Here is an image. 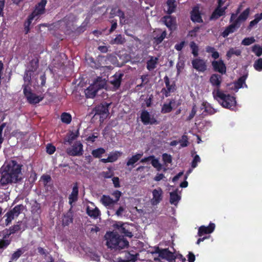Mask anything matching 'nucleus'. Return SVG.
Masks as SVG:
<instances>
[{"label": "nucleus", "mask_w": 262, "mask_h": 262, "mask_svg": "<svg viewBox=\"0 0 262 262\" xmlns=\"http://www.w3.org/2000/svg\"><path fill=\"white\" fill-rule=\"evenodd\" d=\"M21 167L15 161L8 162L0 174V184L5 185L20 181L21 179Z\"/></svg>", "instance_id": "obj_1"}, {"label": "nucleus", "mask_w": 262, "mask_h": 262, "mask_svg": "<svg viewBox=\"0 0 262 262\" xmlns=\"http://www.w3.org/2000/svg\"><path fill=\"white\" fill-rule=\"evenodd\" d=\"M106 245L111 249H123L127 248L128 242L115 232H107L105 235Z\"/></svg>", "instance_id": "obj_2"}, {"label": "nucleus", "mask_w": 262, "mask_h": 262, "mask_svg": "<svg viewBox=\"0 0 262 262\" xmlns=\"http://www.w3.org/2000/svg\"><path fill=\"white\" fill-rule=\"evenodd\" d=\"M213 95L219 103L224 107L233 110L236 104L235 97L229 94L225 93L219 89H215L213 92Z\"/></svg>", "instance_id": "obj_3"}, {"label": "nucleus", "mask_w": 262, "mask_h": 262, "mask_svg": "<svg viewBox=\"0 0 262 262\" xmlns=\"http://www.w3.org/2000/svg\"><path fill=\"white\" fill-rule=\"evenodd\" d=\"M106 85L105 79L98 77L94 83L90 85L85 90V94L87 98H93L99 90L103 89Z\"/></svg>", "instance_id": "obj_4"}, {"label": "nucleus", "mask_w": 262, "mask_h": 262, "mask_svg": "<svg viewBox=\"0 0 262 262\" xmlns=\"http://www.w3.org/2000/svg\"><path fill=\"white\" fill-rule=\"evenodd\" d=\"M46 4V0H42L36 7L32 14L29 16L28 20L25 24V31H26V34L29 31V26L31 25L32 20L36 16L42 14L45 12V7Z\"/></svg>", "instance_id": "obj_5"}, {"label": "nucleus", "mask_w": 262, "mask_h": 262, "mask_svg": "<svg viewBox=\"0 0 262 262\" xmlns=\"http://www.w3.org/2000/svg\"><path fill=\"white\" fill-rule=\"evenodd\" d=\"M191 63L193 68L199 72L203 73L207 70V61L200 57L193 59Z\"/></svg>", "instance_id": "obj_6"}, {"label": "nucleus", "mask_w": 262, "mask_h": 262, "mask_svg": "<svg viewBox=\"0 0 262 262\" xmlns=\"http://www.w3.org/2000/svg\"><path fill=\"white\" fill-rule=\"evenodd\" d=\"M30 64L32 66V69H30L26 70L24 76V84L23 88H24L25 85L27 86V88H30L29 85L30 83L31 80V76L34 71L36 70L38 67L37 62L36 60H32L30 62Z\"/></svg>", "instance_id": "obj_7"}, {"label": "nucleus", "mask_w": 262, "mask_h": 262, "mask_svg": "<svg viewBox=\"0 0 262 262\" xmlns=\"http://www.w3.org/2000/svg\"><path fill=\"white\" fill-rule=\"evenodd\" d=\"M23 92L28 101L30 103H37L43 99L42 97L37 96L36 94L32 93L30 88H27L26 85H25Z\"/></svg>", "instance_id": "obj_8"}, {"label": "nucleus", "mask_w": 262, "mask_h": 262, "mask_svg": "<svg viewBox=\"0 0 262 262\" xmlns=\"http://www.w3.org/2000/svg\"><path fill=\"white\" fill-rule=\"evenodd\" d=\"M239 11L240 8H238L235 14L232 13L231 14L230 21H235V22H237V24L240 26L241 23L245 21L248 18L250 13V9L247 8L239 15L238 17H237V15Z\"/></svg>", "instance_id": "obj_9"}, {"label": "nucleus", "mask_w": 262, "mask_h": 262, "mask_svg": "<svg viewBox=\"0 0 262 262\" xmlns=\"http://www.w3.org/2000/svg\"><path fill=\"white\" fill-rule=\"evenodd\" d=\"M67 153L72 156H79L83 154V145L80 142H76L67 149Z\"/></svg>", "instance_id": "obj_10"}, {"label": "nucleus", "mask_w": 262, "mask_h": 262, "mask_svg": "<svg viewBox=\"0 0 262 262\" xmlns=\"http://www.w3.org/2000/svg\"><path fill=\"white\" fill-rule=\"evenodd\" d=\"M163 197V192L160 187L154 189L152 191V198L150 200V203L152 205H157L162 200Z\"/></svg>", "instance_id": "obj_11"}, {"label": "nucleus", "mask_w": 262, "mask_h": 262, "mask_svg": "<svg viewBox=\"0 0 262 262\" xmlns=\"http://www.w3.org/2000/svg\"><path fill=\"white\" fill-rule=\"evenodd\" d=\"M142 122L145 125L154 124L157 123V120L154 116L149 114L147 111H143L141 114Z\"/></svg>", "instance_id": "obj_12"}, {"label": "nucleus", "mask_w": 262, "mask_h": 262, "mask_svg": "<svg viewBox=\"0 0 262 262\" xmlns=\"http://www.w3.org/2000/svg\"><path fill=\"white\" fill-rule=\"evenodd\" d=\"M159 256L162 258L166 259L169 262H174L176 256L173 253L166 249L159 250L158 251Z\"/></svg>", "instance_id": "obj_13"}, {"label": "nucleus", "mask_w": 262, "mask_h": 262, "mask_svg": "<svg viewBox=\"0 0 262 262\" xmlns=\"http://www.w3.org/2000/svg\"><path fill=\"white\" fill-rule=\"evenodd\" d=\"M86 212L90 216L94 219L97 218L100 214L99 209L93 203H91L87 206Z\"/></svg>", "instance_id": "obj_14"}, {"label": "nucleus", "mask_w": 262, "mask_h": 262, "mask_svg": "<svg viewBox=\"0 0 262 262\" xmlns=\"http://www.w3.org/2000/svg\"><path fill=\"white\" fill-rule=\"evenodd\" d=\"M123 75L121 73H116L110 78L109 82L113 85L114 89L117 90L120 86Z\"/></svg>", "instance_id": "obj_15"}, {"label": "nucleus", "mask_w": 262, "mask_h": 262, "mask_svg": "<svg viewBox=\"0 0 262 262\" xmlns=\"http://www.w3.org/2000/svg\"><path fill=\"white\" fill-rule=\"evenodd\" d=\"M78 188L77 184H75L72 188V191L69 196V203L71 205V208L73 207V204L78 200Z\"/></svg>", "instance_id": "obj_16"}, {"label": "nucleus", "mask_w": 262, "mask_h": 262, "mask_svg": "<svg viewBox=\"0 0 262 262\" xmlns=\"http://www.w3.org/2000/svg\"><path fill=\"white\" fill-rule=\"evenodd\" d=\"M117 226L119 231L123 233L126 236L132 237L133 236L128 224L119 223Z\"/></svg>", "instance_id": "obj_17"}, {"label": "nucleus", "mask_w": 262, "mask_h": 262, "mask_svg": "<svg viewBox=\"0 0 262 262\" xmlns=\"http://www.w3.org/2000/svg\"><path fill=\"white\" fill-rule=\"evenodd\" d=\"M212 65L214 70L221 74H225L226 72V67L224 62L222 60L213 61Z\"/></svg>", "instance_id": "obj_18"}, {"label": "nucleus", "mask_w": 262, "mask_h": 262, "mask_svg": "<svg viewBox=\"0 0 262 262\" xmlns=\"http://www.w3.org/2000/svg\"><path fill=\"white\" fill-rule=\"evenodd\" d=\"M215 228V224L210 223L208 226H202L198 231V235L201 236L204 234H209L212 233Z\"/></svg>", "instance_id": "obj_19"}, {"label": "nucleus", "mask_w": 262, "mask_h": 262, "mask_svg": "<svg viewBox=\"0 0 262 262\" xmlns=\"http://www.w3.org/2000/svg\"><path fill=\"white\" fill-rule=\"evenodd\" d=\"M181 192L178 189L170 192V203L176 206L181 200Z\"/></svg>", "instance_id": "obj_20"}, {"label": "nucleus", "mask_w": 262, "mask_h": 262, "mask_svg": "<svg viewBox=\"0 0 262 262\" xmlns=\"http://www.w3.org/2000/svg\"><path fill=\"white\" fill-rule=\"evenodd\" d=\"M101 203L107 208H111L115 204L116 201L113 200L110 196L103 195L101 199Z\"/></svg>", "instance_id": "obj_21"}, {"label": "nucleus", "mask_w": 262, "mask_h": 262, "mask_svg": "<svg viewBox=\"0 0 262 262\" xmlns=\"http://www.w3.org/2000/svg\"><path fill=\"white\" fill-rule=\"evenodd\" d=\"M231 22L232 24L227 27L222 33V35L224 37L228 36L229 34L234 32L236 29L239 27V26L237 24V22H235V21Z\"/></svg>", "instance_id": "obj_22"}, {"label": "nucleus", "mask_w": 262, "mask_h": 262, "mask_svg": "<svg viewBox=\"0 0 262 262\" xmlns=\"http://www.w3.org/2000/svg\"><path fill=\"white\" fill-rule=\"evenodd\" d=\"M146 62V68L148 70L152 71L157 67L159 59L158 57L151 56H149Z\"/></svg>", "instance_id": "obj_23"}, {"label": "nucleus", "mask_w": 262, "mask_h": 262, "mask_svg": "<svg viewBox=\"0 0 262 262\" xmlns=\"http://www.w3.org/2000/svg\"><path fill=\"white\" fill-rule=\"evenodd\" d=\"M165 25L171 30L175 28L176 20L171 16H166L163 18Z\"/></svg>", "instance_id": "obj_24"}, {"label": "nucleus", "mask_w": 262, "mask_h": 262, "mask_svg": "<svg viewBox=\"0 0 262 262\" xmlns=\"http://www.w3.org/2000/svg\"><path fill=\"white\" fill-rule=\"evenodd\" d=\"M210 82L212 85L217 88L216 89H219L222 82V76L216 74H212L210 78Z\"/></svg>", "instance_id": "obj_25"}, {"label": "nucleus", "mask_w": 262, "mask_h": 262, "mask_svg": "<svg viewBox=\"0 0 262 262\" xmlns=\"http://www.w3.org/2000/svg\"><path fill=\"white\" fill-rule=\"evenodd\" d=\"M191 18L194 22L201 23L203 21L198 7L193 8L191 12Z\"/></svg>", "instance_id": "obj_26"}, {"label": "nucleus", "mask_w": 262, "mask_h": 262, "mask_svg": "<svg viewBox=\"0 0 262 262\" xmlns=\"http://www.w3.org/2000/svg\"><path fill=\"white\" fill-rule=\"evenodd\" d=\"M226 7L220 8L217 7L213 12L211 17V19H216L225 14Z\"/></svg>", "instance_id": "obj_27"}, {"label": "nucleus", "mask_w": 262, "mask_h": 262, "mask_svg": "<svg viewBox=\"0 0 262 262\" xmlns=\"http://www.w3.org/2000/svg\"><path fill=\"white\" fill-rule=\"evenodd\" d=\"M143 156V153L137 154L129 158L126 163V165L128 166H132V167H134V164L139 161Z\"/></svg>", "instance_id": "obj_28"}, {"label": "nucleus", "mask_w": 262, "mask_h": 262, "mask_svg": "<svg viewBox=\"0 0 262 262\" xmlns=\"http://www.w3.org/2000/svg\"><path fill=\"white\" fill-rule=\"evenodd\" d=\"M166 35V33L165 31H158L157 33L154 34V40L155 42L157 44L161 43L163 39L165 38Z\"/></svg>", "instance_id": "obj_29"}, {"label": "nucleus", "mask_w": 262, "mask_h": 262, "mask_svg": "<svg viewBox=\"0 0 262 262\" xmlns=\"http://www.w3.org/2000/svg\"><path fill=\"white\" fill-rule=\"evenodd\" d=\"M242 51L238 48H231L227 52L226 56L228 59L230 58L233 55L237 56H240Z\"/></svg>", "instance_id": "obj_30"}, {"label": "nucleus", "mask_w": 262, "mask_h": 262, "mask_svg": "<svg viewBox=\"0 0 262 262\" xmlns=\"http://www.w3.org/2000/svg\"><path fill=\"white\" fill-rule=\"evenodd\" d=\"M174 103V99H171L168 103H165L162 107L161 112L164 114L170 112L172 110L171 105Z\"/></svg>", "instance_id": "obj_31"}, {"label": "nucleus", "mask_w": 262, "mask_h": 262, "mask_svg": "<svg viewBox=\"0 0 262 262\" xmlns=\"http://www.w3.org/2000/svg\"><path fill=\"white\" fill-rule=\"evenodd\" d=\"M109 104L105 103L104 104L98 106L97 108L98 113L102 115L103 116H106L108 113V107Z\"/></svg>", "instance_id": "obj_32"}, {"label": "nucleus", "mask_w": 262, "mask_h": 262, "mask_svg": "<svg viewBox=\"0 0 262 262\" xmlns=\"http://www.w3.org/2000/svg\"><path fill=\"white\" fill-rule=\"evenodd\" d=\"M78 135L79 133L78 130L70 132L67 135L66 141L68 142L69 144H71L72 141L77 138V137L78 136Z\"/></svg>", "instance_id": "obj_33"}, {"label": "nucleus", "mask_w": 262, "mask_h": 262, "mask_svg": "<svg viewBox=\"0 0 262 262\" xmlns=\"http://www.w3.org/2000/svg\"><path fill=\"white\" fill-rule=\"evenodd\" d=\"M177 5L175 0H168L167 2V12L169 14L173 13L176 8Z\"/></svg>", "instance_id": "obj_34"}, {"label": "nucleus", "mask_w": 262, "mask_h": 262, "mask_svg": "<svg viewBox=\"0 0 262 262\" xmlns=\"http://www.w3.org/2000/svg\"><path fill=\"white\" fill-rule=\"evenodd\" d=\"M165 79L166 88V90H165V96L168 97L169 95V93L172 92L174 91V88L173 85L170 84L169 79L167 77H166Z\"/></svg>", "instance_id": "obj_35"}, {"label": "nucleus", "mask_w": 262, "mask_h": 262, "mask_svg": "<svg viewBox=\"0 0 262 262\" xmlns=\"http://www.w3.org/2000/svg\"><path fill=\"white\" fill-rule=\"evenodd\" d=\"M105 152V150L103 148H98L94 149L92 152L93 156L96 158H100Z\"/></svg>", "instance_id": "obj_36"}, {"label": "nucleus", "mask_w": 262, "mask_h": 262, "mask_svg": "<svg viewBox=\"0 0 262 262\" xmlns=\"http://www.w3.org/2000/svg\"><path fill=\"white\" fill-rule=\"evenodd\" d=\"M25 252V250L23 248L17 249V250L12 255L11 260H17Z\"/></svg>", "instance_id": "obj_37"}, {"label": "nucleus", "mask_w": 262, "mask_h": 262, "mask_svg": "<svg viewBox=\"0 0 262 262\" xmlns=\"http://www.w3.org/2000/svg\"><path fill=\"white\" fill-rule=\"evenodd\" d=\"M253 67L258 72L262 71V58H259L254 61Z\"/></svg>", "instance_id": "obj_38"}, {"label": "nucleus", "mask_w": 262, "mask_h": 262, "mask_svg": "<svg viewBox=\"0 0 262 262\" xmlns=\"http://www.w3.org/2000/svg\"><path fill=\"white\" fill-rule=\"evenodd\" d=\"M202 109H204L205 111L210 114H213L216 111L212 108L209 104L206 103H203L202 104Z\"/></svg>", "instance_id": "obj_39"}, {"label": "nucleus", "mask_w": 262, "mask_h": 262, "mask_svg": "<svg viewBox=\"0 0 262 262\" xmlns=\"http://www.w3.org/2000/svg\"><path fill=\"white\" fill-rule=\"evenodd\" d=\"M252 51L258 57L262 55V46L261 47L258 45H255L253 46Z\"/></svg>", "instance_id": "obj_40"}, {"label": "nucleus", "mask_w": 262, "mask_h": 262, "mask_svg": "<svg viewBox=\"0 0 262 262\" xmlns=\"http://www.w3.org/2000/svg\"><path fill=\"white\" fill-rule=\"evenodd\" d=\"M122 152L119 151H116L113 154H110L108 156V160L110 162H113L116 161L118 158L121 155Z\"/></svg>", "instance_id": "obj_41"}, {"label": "nucleus", "mask_w": 262, "mask_h": 262, "mask_svg": "<svg viewBox=\"0 0 262 262\" xmlns=\"http://www.w3.org/2000/svg\"><path fill=\"white\" fill-rule=\"evenodd\" d=\"M190 47L192 50V54L194 57H197L199 54V48L194 42H191Z\"/></svg>", "instance_id": "obj_42"}, {"label": "nucleus", "mask_w": 262, "mask_h": 262, "mask_svg": "<svg viewBox=\"0 0 262 262\" xmlns=\"http://www.w3.org/2000/svg\"><path fill=\"white\" fill-rule=\"evenodd\" d=\"M61 121L67 124H69L71 121V116L70 114L63 113L61 115Z\"/></svg>", "instance_id": "obj_43"}, {"label": "nucleus", "mask_w": 262, "mask_h": 262, "mask_svg": "<svg viewBox=\"0 0 262 262\" xmlns=\"http://www.w3.org/2000/svg\"><path fill=\"white\" fill-rule=\"evenodd\" d=\"M24 209V206L23 205H18L11 210V211L14 214V215L17 216Z\"/></svg>", "instance_id": "obj_44"}, {"label": "nucleus", "mask_w": 262, "mask_h": 262, "mask_svg": "<svg viewBox=\"0 0 262 262\" xmlns=\"http://www.w3.org/2000/svg\"><path fill=\"white\" fill-rule=\"evenodd\" d=\"M124 42V38L121 35H118L115 38L111 41V44H122Z\"/></svg>", "instance_id": "obj_45"}, {"label": "nucleus", "mask_w": 262, "mask_h": 262, "mask_svg": "<svg viewBox=\"0 0 262 262\" xmlns=\"http://www.w3.org/2000/svg\"><path fill=\"white\" fill-rule=\"evenodd\" d=\"M5 216L7 217L6 219V225L9 224L14 219L15 217H16V215H14V214L11 211L8 212Z\"/></svg>", "instance_id": "obj_46"}, {"label": "nucleus", "mask_w": 262, "mask_h": 262, "mask_svg": "<svg viewBox=\"0 0 262 262\" xmlns=\"http://www.w3.org/2000/svg\"><path fill=\"white\" fill-rule=\"evenodd\" d=\"M73 221V219L71 214H67L64 215L63 218V224L65 226H67L69 225L70 223H72Z\"/></svg>", "instance_id": "obj_47"}, {"label": "nucleus", "mask_w": 262, "mask_h": 262, "mask_svg": "<svg viewBox=\"0 0 262 262\" xmlns=\"http://www.w3.org/2000/svg\"><path fill=\"white\" fill-rule=\"evenodd\" d=\"M255 40L254 37H247L244 38L242 41V45L244 46H249L255 42Z\"/></svg>", "instance_id": "obj_48"}, {"label": "nucleus", "mask_w": 262, "mask_h": 262, "mask_svg": "<svg viewBox=\"0 0 262 262\" xmlns=\"http://www.w3.org/2000/svg\"><path fill=\"white\" fill-rule=\"evenodd\" d=\"M21 229V224L20 223H18L16 225H15L13 226L10 228L9 234H13L17 231L20 230Z\"/></svg>", "instance_id": "obj_49"}, {"label": "nucleus", "mask_w": 262, "mask_h": 262, "mask_svg": "<svg viewBox=\"0 0 262 262\" xmlns=\"http://www.w3.org/2000/svg\"><path fill=\"white\" fill-rule=\"evenodd\" d=\"M246 76H243L240 77L236 83V87L241 88L243 87V84H245Z\"/></svg>", "instance_id": "obj_50"}, {"label": "nucleus", "mask_w": 262, "mask_h": 262, "mask_svg": "<svg viewBox=\"0 0 262 262\" xmlns=\"http://www.w3.org/2000/svg\"><path fill=\"white\" fill-rule=\"evenodd\" d=\"M152 165L156 168L158 171L160 170L162 168V165L159 163V161L156 159H152L151 162Z\"/></svg>", "instance_id": "obj_51"}, {"label": "nucleus", "mask_w": 262, "mask_h": 262, "mask_svg": "<svg viewBox=\"0 0 262 262\" xmlns=\"http://www.w3.org/2000/svg\"><path fill=\"white\" fill-rule=\"evenodd\" d=\"M201 162V159L199 155H196L194 156L193 161L191 162V167L192 168H195L197 165L198 163H200Z\"/></svg>", "instance_id": "obj_52"}, {"label": "nucleus", "mask_w": 262, "mask_h": 262, "mask_svg": "<svg viewBox=\"0 0 262 262\" xmlns=\"http://www.w3.org/2000/svg\"><path fill=\"white\" fill-rule=\"evenodd\" d=\"M162 159L165 164L170 163L172 161L171 156L167 154H163Z\"/></svg>", "instance_id": "obj_53"}, {"label": "nucleus", "mask_w": 262, "mask_h": 262, "mask_svg": "<svg viewBox=\"0 0 262 262\" xmlns=\"http://www.w3.org/2000/svg\"><path fill=\"white\" fill-rule=\"evenodd\" d=\"M182 147H186L188 145V138L186 136L183 135L182 139L179 141Z\"/></svg>", "instance_id": "obj_54"}, {"label": "nucleus", "mask_w": 262, "mask_h": 262, "mask_svg": "<svg viewBox=\"0 0 262 262\" xmlns=\"http://www.w3.org/2000/svg\"><path fill=\"white\" fill-rule=\"evenodd\" d=\"M116 15L120 17L121 23L125 22V20L124 19V14L119 9H117L116 10Z\"/></svg>", "instance_id": "obj_55"}, {"label": "nucleus", "mask_w": 262, "mask_h": 262, "mask_svg": "<svg viewBox=\"0 0 262 262\" xmlns=\"http://www.w3.org/2000/svg\"><path fill=\"white\" fill-rule=\"evenodd\" d=\"M116 15L120 17L121 23L125 22V20L124 19V14L119 9H117L116 10Z\"/></svg>", "instance_id": "obj_56"}, {"label": "nucleus", "mask_w": 262, "mask_h": 262, "mask_svg": "<svg viewBox=\"0 0 262 262\" xmlns=\"http://www.w3.org/2000/svg\"><path fill=\"white\" fill-rule=\"evenodd\" d=\"M196 113V105H194L192 108L191 111L189 114V115L188 116L187 120H191L195 115Z\"/></svg>", "instance_id": "obj_57"}, {"label": "nucleus", "mask_w": 262, "mask_h": 262, "mask_svg": "<svg viewBox=\"0 0 262 262\" xmlns=\"http://www.w3.org/2000/svg\"><path fill=\"white\" fill-rule=\"evenodd\" d=\"M46 150H47V152L49 154L52 155L55 152V146H53L52 145L49 144L47 145Z\"/></svg>", "instance_id": "obj_58"}, {"label": "nucleus", "mask_w": 262, "mask_h": 262, "mask_svg": "<svg viewBox=\"0 0 262 262\" xmlns=\"http://www.w3.org/2000/svg\"><path fill=\"white\" fill-rule=\"evenodd\" d=\"M113 195L115 198V200H114L117 203L121 195V192L118 190H116L113 193Z\"/></svg>", "instance_id": "obj_59"}, {"label": "nucleus", "mask_w": 262, "mask_h": 262, "mask_svg": "<svg viewBox=\"0 0 262 262\" xmlns=\"http://www.w3.org/2000/svg\"><path fill=\"white\" fill-rule=\"evenodd\" d=\"M125 208L123 206H120L118 209L116 211L115 214L118 216H122L123 212H124Z\"/></svg>", "instance_id": "obj_60"}, {"label": "nucleus", "mask_w": 262, "mask_h": 262, "mask_svg": "<svg viewBox=\"0 0 262 262\" xmlns=\"http://www.w3.org/2000/svg\"><path fill=\"white\" fill-rule=\"evenodd\" d=\"M45 185H46L51 180V177L49 175H43L41 178Z\"/></svg>", "instance_id": "obj_61"}, {"label": "nucleus", "mask_w": 262, "mask_h": 262, "mask_svg": "<svg viewBox=\"0 0 262 262\" xmlns=\"http://www.w3.org/2000/svg\"><path fill=\"white\" fill-rule=\"evenodd\" d=\"M9 244V242L6 240H0V248H5Z\"/></svg>", "instance_id": "obj_62"}, {"label": "nucleus", "mask_w": 262, "mask_h": 262, "mask_svg": "<svg viewBox=\"0 0 262 262\" xmlns=\"http://www.w3.org/2000/svg\"><path fill=\"white\" fill-rule=\"evenodd\" d=\"M184 45H185V42L184 41H182V42H181L179 43L176 44L175 45V46H174V48L177 51H181L183 49V48L184 47Z\"/></svg>", "instance_id": "obj_63"}, {"label": "nucleus", "mask_w": 262, "mask_h": 262, "mask_svg": "<svg viewBox=\"0 0 262 262\" xmlns=\"http://www.w3.org/2000/svg\"><path fill=\"white\" fill-rule=\"evenodd\" d=\"M188 259L189 262H194L195 259L194 255L190 252L188 255Z\"/></svg>", "instance_id": "obj_64"}]
</instances>
